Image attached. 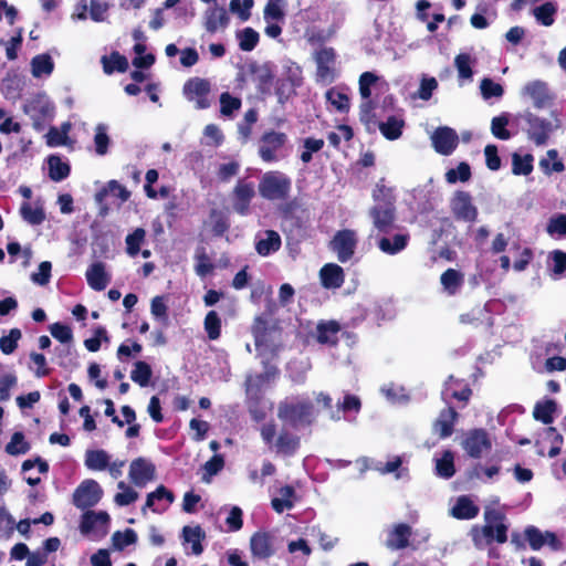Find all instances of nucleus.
<instances>
[{
	"mask_svg": "<svg viewBox=\"0 0 566 566\" xmlns=\"http://www.w3.org/2000/svg\"><path fill=\"white\" fill-rule=\"evenodd\" d=\"M290 190V178L280 171L265 172L259 184L260 195L268 200H284Z\"/></svg>",
	"mask_w": 566,
	"mask_h": 566,
	"instance_id": "f257e3e1",
	"label": "nucleus"
},
{
	"mask_svg": "<svg viewBox=\"0 0 566 566\" xmlns=\"http://www.w3.org/2000/svg\"><path fill=\"white\" fill-rule=\"evenodd\" d=\"M277 416L285 423L295 427L310 423L315 417V411L308 402L286 399L280 403Z\"/></svg>",
	"mask_w": 566,
	"mask_h": 566,
	"instance_id": "f03ea898",
	"label": "nucleus"
},
{
	"mask_svg": "<svg viewBox=\"0 0 566 566\" xmlns=\"http://www.w3.org/2000/svg\"><path fill=\"white\" fill-rule=\"evenodd\" d=\"M524 118L528 124L527 136L537 146L545 145L551 134L560 127V120L555 115H552L551 119H546L527 112Z\"/></svg>",
	"mask_w": 566,
	"mask_h": 566,
	"instance_id": "7ed1b4c3",
	"label": "nucleus"
},
{
	"mask_svg": "<svg viewBox=\"0 0 566 566\" xmlns=\"http://www.w3.org/2000/svg\"><path fill=\"white\" fill-rule=\"evenodd\" d=\"M357 244V232L352 229H343L334 234L329 242V249L336 254L339 262L345 263L354 256Z\"/></svg>",
	"mask_w": 566,
	"mask_h": 566,
	"instance_id": "20e7f679",
	"label": "nucleus"
},
{
	"mask_svg": "<svg viewBox=\"0 0 566 566\" xmlns=\"http://www.w3.org/2000/svg\"><path fill=\"white\" fill-rule=\"evenodd\" d=\"M460 443L465 453L474 459L483 457L492 449V441L483 429H472L464 432Z\"/></svg>",
	"mask_w": 566,
	"mask_h": 566,
	"instance_id": "39448f33",
	"label": "nucleus"
},
{
	"mask_svg": "<svg viewBox=\"0 0 566 566\" xmlns=\"http://www.w3.org/2000/svg\"><path fill=\"white\" fill-rule=\"evenodd\" d=\"M210 83L200 77L189 78L182 87V94L186 99L193 103L197 109H205L210 106L209 99Z\"/></svg>",
	"mask_w": 566,
	"mask_h": 566,
	"instance_id": "423d86ee",
	"label": "nucleus"
},
{
	"mask_svg": "<svg viewBox=\"0 0 566 566\" xmlns=\"http://www.w3.org/2000/svg\"><path fill=\"white\" fill-rule=\"evenodd\" d=\"M450 210L457 220L464 222H474L478 217L471 195L462 190L455 191L450 198Z\"/></svg>",
	"mask_w": 566,
	"mask_h": 566,
	"instance_id": "0eeeda50",
	"label": "nucleus"
},
{
	"mask_svg": "<svg viewBox=\"0 0 566 566\" xmlns=\"http://www.w3.org/2000/svg\"><path fill=\"white\" fill-rule=\"evenodd\" d=\"M103 490L99 484L92 479H86L75 489L73 493V503L78 509L94 506L101 500Z\"/></svg>",
	"mask_w": 566,
	"mask_h": 566,
	"instance_id": "6e6552de",
	"label": "nucleus"
},
{
	"mask_svg": "<svg viewBox=\"0 0 566 566\" xmlns=\"http://www.w3.org/2000/svg\"><path fill=\"white\" fill-rule=\"evenodd\" d=\"M229 21L230 18L226 8L217 3L209 6L202 14V25L210 34L224 31Z\"/></svg>",
	"mask_w": 566,
	"mask_h": 566,
	"instance_id": "1a4fd4ad",
	"label": "nucleus"
},
{
	"mask_svg": "<svg viewBox=\"0 0 566 566\" xmlns=\"http://www.w3.org/2000/svg\"><path fill=\"white\" fill-rule=\"evenodd\" d=\"M128 476L134 485L144 488L147 483L155 480V465L144 458L135 459L129 465Z\"/></svg>",
	"mask_w": 566,
	"mask_h": 566,
	"instance_id": "9d476101",
	"label": "nucleus"
},
{
	"mask_svg": "<svg viewBox=\"0 0 566 566\" xmlns=\"http://www.w3.org/2000/svg\"><path fill=\"white\" fill-rule=\"evenodd\" d=\"M286 142V135L279 132L265 133L259 146V155L265 163H272L277 159L276 151Z\"/></svg>",
	"mask_w": 566,
	"mask_h": 566,
	"instance_id": "9b49d317",
	"label": "nucleus"
},
{
	"mask_svg": "<svg viewBox=\"0 0 566 566\" xmlns=\"http://www.w3.org/2000/svg\"><path fill=\"white\" fill-rule=\"evenodd\" d=\"M53 109L52 103L45 95L33 97L24 106V112L33 119V125L36 129H40L41 120L52 117Z\"/></svg>",
	"mask_w": 566,
	"mask_h": 566,
	"instance_id": "f8f14e48",
	"label": "nucleus"
},
{
	"mask_svg": "<svg viewBox=\"0 0 566 566\" xmlns=\"http://www.w3.org/2000/svg\"><path fill=\"white\" fill-rule=\"evenodd\" d=\"M458 140L455 130L448 126L437 128L431 135L432 146L441 155H450L455 149Z\"/></svg>",
	"mask_w": 566,
	"mask_h": 566,
	"instance_id": "ddd939ff",
	"label": "nucleus"
},
{
	"mask_svg": "<svg viewBox=\"0 0 566 566\" xmlns=\"http://www.w3.org/2000/svg\"><path fill=\"white\" fill-rule=\"evenodd\" d=\"M175 501V495L164 485H159L154 492L147 494L146 503L142 509V513L146 514L149 509L153 512H163L168 505Z\"/></svg>",
	"mask_w": 566,
	"mask_h": 566,
	"instance_id": "4468645a",
	"label": "nucleus"
},
{
	"mask_svg": "<svg viewBox=\"0 0 566 566\" xmlns=\"http://www.w3.org/2000/svg\"><path fill=\"white\" fill-rule=\"evenodd\" d=\"M335 51L331 48L321 49L315 56L317 64L316 75L322 82H332L334 80Z\"/></svg>",
	"mask_w": 566,
	"mask_h": 566,
	"instance_id": "2eb2a0df",
	"label": "nucleus"
},
{
	"mask_svg": "<svg viewBox=\"0 0 566 566\" xmlns=\"http://www.w3.org/2000/svg\"><path fill=\"white\" fill-rule=\"evenodd\" d=\"M525 537L534 551L541 549L544 545H548L554 551L560 548V543L554 533L542 532L535 526L526 527Z\"/></svg>",
	"mask_w": 566,
	"mask_h": 566,
	"instance_id": "dca6fc26",
	"label": "nucleus"
},
{
	"mask_svg": "<svg viewBox=\"0 0 566 566\" xmlns=\"http://www.w3.org/2000/svg\"><path fill=\"white\" fill-rule=\"evenodd\" d=\"M522 95L528 97L537 108L545 107L552 98L547 84L538 80L525 84L522 88Z\"/></svg>",
	"mask_w": 566,
	"mask_h": 566,
	"instance_id": "f3484780",
	"label": "nucleus"
},
{
	"mask_svg": "<svg viewBox=\"0 0 566 566\" xmlns=\"http://www.w3.org/2000/svg\"><path fill=\"white\" fill-rule=\"evenodd\" d=\"M109 522V515L106 512H86L83 515L81 523V531L85 534H105L107 532V525Z\"/></svg>",
	"mask_w": 566,
	"mask_h": 566,
	"instance_id": "a211bd4d",
	"label": "nucleus"
},
{
	"mask_svg": "<svg viewBox=\"0 0 566 566\" xmlns=\"http://www.w3.org/2000/svg\"><path fill=\"white\" fill-rule=\"evenodd\" d=\"M411 527L405 523L394 525L387 534L385 545L391 551L403 549L409 545Z\"/></svg>",
	"mask_w": 566,
	"mask_h": 566,
	"instance_id": "6ab92c4d",
	"label": "nucleus"
},
{
	"mask_svg": "<svg viewBox=\"0 0 566 566\" xmlns=\"http://www.w3.org/2000/svg\"><path fill=\"white\" fill-rule=\"evenodd\" d=\"M319 279L325 289H338L343 285L345 275L338 264L327 263L321 269Z\"/></svg>",
	"mask_w": 566,
	"mask_h": 566,
	"instance_id": "aec40b11",
	"label": "nucleus"
},
{
	"mask_svg": "<svg viewBox=\"0 0 566 566\" xmlns=\"http://www.w3.org/2000/svg\"><path fill=\"white\" fill-rule=\"evenodd\" d=\"M88 285L95 291H103L108 285L111 277L102 262L93 263L86 271Z\"/></svg>",
	"mask_w": 566,
	"mask_h": 566,
	"instance_id": "412c9836",
	"label": "nucleus"
},
{
	"mask_svg": "<svg viewBox=\"0 0 566 566\" xmlns=\"http://www.w3.org/2000/svg\"><path fill=\"white\" fill-rule=\"evenodd\" d=\"M374 226L379 231H386L394 222L395 214L391 203H378L370 210Z\"/></svg>",
	"mask_w": 566,
	"mask_h": 566,
	"instance_id": "4be33fe9",
	"label": "nucleus"
},
{
	"mask_svg": "<svg viewBox=\"0 0 566 566\" xmlns=\"http://www.w3.org/2000/svg\"><path fill=\"white\" fill-rule=\"evenodd\" d=\"M250 547L253 556L258 558H268L274 553L271 535L263 532L251 537Z\"/></svg>",
	"mask_w": 566,
	"mask_h": 566,
	"instance_id": "5701e85b",
	"label": "nucleus"
},
{
	"mask_svg": "<svg viewBox=\"0 0 566 566\" xmlns=\"http://www.w3.org/2000/svg\"><path fill=\"white\" fill-rule=\"evenodd\" d=\"M536 22L543 27H552L557 13V3L555 1H545L539 6H534L531 10Z\"/></svg>",
	"mask_w": 566,
	"mask_h": 566,
	"instance_id": "b1692460",
	"label": "nucleus"
},
{
	"mask_svg": "<svg viewBox=\"0 0 566 566\" xmlns=\"http://www.w3.org/2000/svg\"><path fill=\"white\" fill-rule=\"evenodd\" d=\"M506 532L507 526L504 523L485 525L481 530H473V541L479 545L481 537H486L488 539L495 538L499 543H504L507 539Z\"/></svg>",
	"mask_w": 566,
	"mask_h": 566,
	"instance_id": "393cba45",
	"label": "nucleus"
},
{
	"mask_svg": "<svg viewBox=\"0 0 566 566\" xmlns=\"http://www.w3.org/2000/svg\"><path fill=\"white\" fill-rule=\"evenodd\" d=\"M30 67L34 78L49 77L54 71V61L50 54L41 53L32 57Z\"/></svg>",
	"mask_w": 566,
	"mask_h": 566,
	"instance_id": "a878e982",
	"label": "nucleus"
},
{
	"mask_svg": "<svg viewBox=\"0 0 566 566\" xmlns=\"http://www.w3.org/2000/svg\"><path fill=\"white\" fill-rule=\"evenodd\" d=\"M72 129L70 122H64L60 127H51L45 135L49 147L69 146L72 144L69 134Z\"/></svg>",
	"mask_w": 566,
	"mask_h": 566,
	"instance_id": "bb28decb",
	"label": "nucleus"
},
{
	"mask_svg": "<svg viewBox=\"0 0 566 566\" xmlns=\"http://www.w3.org/2000/svg\"><path fill=\"white\" fill-rule=\"evenodd\" d=\"M443 292L450 296L455 295L464 283V275L455 269H448L440 276Z\"/></svg>",
	"mask_w": 566,
	"mask_h": 566,
	"instance_id": "cd10ccee",
	"label": "nucleus"
},
{
	"mask_svg": "<svg viewBox=\"0 0 566 566\" xmlns=\"http://www.w3.org/2000/svg\"><path fill=\"white\" fill-rule=\"evenodd\" d=\"M479 507L473 503L469 496L458 497L454 506L451 510L452 516L459 520H470L478 515Z\"/></svg>",
	"mask_w": 566,
	"mask_h": 566,
	"instance_id": "c85d7f7f",
	"label": "nucleus"
},
{
	"mask_svg": "<svg viewBox=\"0 0 566 566\" xmlns=\"http://www.w3.org/2000/svg\"><path fill=\"white\" fill-rule=\"evenodd\" d=\"M281 247V238L277 232L269 230L256 241L255 249L260 255L266 256Z\"/></svg>",
	"mask_w": 566,
	"mask_h": 566,
	"instance_id": "c756f323",
	"label": "nucleus"
},
{
	"mask_svg": "<svg viewBox=\"0 0 566 566\" xmlns=\"http://www.w3.org/2000/svg\"><path fill=\"white\" fill-rule=\"evenodd\" d=\"M235 203L234 210L240 214H245L249 210V203L254 196V188L251 184H238L234 189Z\"/></svg>",
	"mask_w": 566,
	"mask_h": 566,
	"instance_id": "7c9ffc66",
	"label": "nucleus"
},
{
	"mask_svg": "<svg viewBox=\"0 0 566 566\" xmlns=\"http://www.w3.org/2000/svg\"><path fill=\"white\" fill-rule=\"evenodd\" d=\"M111 455L102 449L85 452V467L91 471H104L109 464Z\"/></svg>",
	"mask_w": 566,
	"mask_h": 566,
	"instance_id": "2f4dec72",
	"label": "nucleus"
},
{
	"mask_svg": "<svg viewBox=\"0 0 566 566\" xmlns=\"http://www.w3.org/2000/svg\"><path fill=\"white\" fill-rule=\"evenodd\" d=\"M296 500L295 491L292 486L285 485L277 492V496L272 499V507L276 513H282L285 510H291Z\"/></svg>",
	"mask_w": 566,
	"mask_h": 566,
	"instance_id": "473e14b6",
	"label": "nucleus"
},
{
	"mask_svg": "<svg viewBox=\"0 0 566 566\" xmlns=\"http://www.w3.org/2000/svg\"><path fill=\"white\" fill-rule=\"evenodd\" d=\"M408 242V234H396L392 238H381L378 242V248L386 254L395 255L405 250Z\"/></svg>",
	"mask_w": 566,
	"mask_h": 566,
	"instance_id": "72a5a7b5",
	"label": "nucleus"
},
{
	"mask_svg": "<svg viewBox=\"0 0 566 566\" xmlns=\"http://www.w3.org/2000/svg\"><path fill=\"white\" fill-rule=\"evenodd\" d=\"M457 418V412L453 408L442 410L434 422L433 429L440 434L441 438H447L452 433L453 423Z\"/></svg>",
	"mask_w": 566,
	"mask_h": 566,
	"instance_id": "f704fd0d",
	"label": "nucleus"
},
{
	"mask_svg": "<svg viewBox=\"0 0 566 566\" xmlns=\"http://www.w3.org/2000/svg\"><path fill=\"white\" fill-rule=\"evenodd\" d=\"M49 177L53 181H62L70 175V165L57 155L48 158Z\"/></svg>",
	"mask_w": 566,
	"mask_h": 566,
	"instance_id": "c9c22d12",
	"label": "nucleus"
},
{
	"mask_svg": "<svg viewBox=\"0 0 566 566\" xmlns=\"http://www.w3.org/2000/svg\"><path fill=\"white\" fill-rule=\"evenodd\" d=\"M286 7L285 0H269L263 11L265 22L284 21Z\"/></svg>",
	"mask_w": 566,
	"mask_h": 566,
	"instance_id": "e433bc0d",
	"label": "nucleus"
},
{
	"mask_svg": "<svg viewBox=\"0 0 566 566\" xmlns=\"http://www.w3.org/2000/svg\"><path fill=\"white\" fill-rule=\"evenodd\" d=\"M405 122L397 116H390L379 124L380 133L389 140L398 139L402 134Z\"/></svg>",
	"mask_w": 566,
	"mask_h": 566,
	"instance_id": "4c0bfd02",
	"label": "nucleus"
},
{
	"mask_svg": "<svg viewBox=\"0 0 566 566\" xmlns=\"http://www.w3.org/2000/svg\"><path fill=\"white\" fill-rule=\"evenodd\" d=\"M184 541L191 545V552L195 555L202 553L201 541L205 538V533L200 526H185L182 530Z\"/></svg>",
	"mask_w": 566,
	"mask_h": 566,
	"instance_id": "58836bf2",
	"label": "nucleus"
},
{
	"mask_svg": "<svg viewBox=\"0 0 566 566\" xmlns=\"http://www.w3.org/2000/svg\"><path fill=\"white\" fill-rule=\"evenodd\" d=\"M101 62L106 74H112L115 71L125 72L128 69L127 59L117 52H114L108 56H102Z\"/></svg>",
	"mask_w": 566,
	"mask_h": 566,
	"instance_id": "ea45409f",
	"label": "nucleus"
},
{
	"mask_svg": "<svg viewBox=\"0 0 566 566\" xmlns=\"http://www.w3.org/2000/svg\"><path fill=\"white\" fill-rule=\"evenodd\" d=\"M276 375L274 367H266L262 375L249 376L247 379V391L250 395L256 394L266 382Z\"/></svg>",
	"mask_w": 566,
	"mask_h": 566,
	"instance_id": "a19ab883",
	"label": "nucleus"
},
{
	"mask_svg": "<svg viewBox=\"0 0 566 566\" xmlns=\"http://www.w3.org/2000/svg\"><path fill=\"white\" fill-rule=\"evenodd\" d=\"M556 410L555 401L547 399L544 401H539L535 405L533 410V417L545 424H549L553 422V413Z\"/></svg>",
	"mask_w": 566,
	"mask_h": 566,
	"instance_id": "79ce46f5",
	"label": "nucleus"
},
{
	"mask_svg": "<svg viewBox=\"0 0 566 566\" xmlns=\"http://www.w3.org/2000/svg\"><path fill=\"white\" fill-rule=\"evenodd\" d=\"M538 165L546 175L562 172L565 169L564 163L558 158V153L555 149H549Z\"/></svg>",
	"mask_w": 566,
	"mask_h": 566,
	"instance_id": "37998d69",
	"label": "nucleus"
},
{
	"mask_svg": "<svg viewBox=\"0 0 566 566\" xmlns=\"http://www.w3.org/2000/svg\"><path fill=\"white\" fill-rule=\"evenodd\" d=\"M51 335L61 342L64 346L62 348H56L60 353H67L69 352V345L71 344L73 339L72 331L69 326L54 323L50 327Z\"/></svg>",
	"mask_w": 566,
	"mask_h": 566,
	"instance_id": "c03bdc74",
	"label": "nucleus"
},
{
	"mask_svg": "<svg viewBox=\"0 0 566 566\" xmlns=\"http://www.w3.org/2000/svg\"><path fill=\"white\" fill-rule=\"evenodd\" d=\"M339 325L336 322L322 323L317 326V340L322 344H335Z\"/></svg>",
	"mask_w": 566,
	"mask_h": 566,
	"instance_id": "a18cd8bd",
	"label": "nucleus"
},
{
	"mask_svg": "<svg viewBox=\"0 0 566 566\" xmlns=\"http://www.w3.org/2000/svg\"><path fill=\"white\" fill-rule=\"evenodd\" d=\"M436 471L439 476L444 479L454 474V457L451 451H444L442 457L436 460Z\"/></svg>",
	"mask_w": 566,
	"mask_h": 566,
	"instance_id": "49530a36",
	"label": "nucleus"
},
{
	"mask_svg": "<svg viewBox=\"0 0 566 566\" xmlns=\"http://www.w3.org/2000/svg\"><path fill=\"white\" fill-rule=\"evenodd\" d=\"M117 492L114 496V502L118 506H126L134 503L138 499V492L135 491L130 485L126 484L124 481L118 482Z\"/></svg>",
	"mask_w": 566,
	"mask_h": 566,
	"instance_id": "de8ad7c7",
	"label": "nucleus"
},
{
	"mask_svg": "<svg viewBox=\"0 0 566 566\" xmlns=\"http://www.w3.org/2000/svg\"><path fill=\"white\" fill-rule=\"evenodd\" d=\"M146 238V231L143 228H137L133 233H129L126 239V252L129 256L134 258L140 251V247Z\"/></svg>",
	"mask_w": 566,
	"mask_h": 566,
	"instance_id": "09e8293b",
	"label": "nucleus"
},
{
	"mask_svg": "<svg viewBox=\"0 0 566 566\" xmlns=\"http://www.w3.org/2000/svg\"><path fill=\"white\" fill-rule=\"evenodd\" d=\"M109 144H111V138L107 134V126L105 124H98L95 127V134H94L95 153L98 156L106 155L108 151Z\"/></svg>",
	"mask_w": 566,
	"mask_h": 566,
	"instance_id": "8fccbe9b",
	"label": "nucleus"
},
{
	"mask_svg": "<svg viewBox=\"0 0 566 566\" xmlns=\"http://www.w3.org/2000/svg\"><path fill=\"white\" fill-rule=\"evenodd\" d=\"M153 371L150 366L145 361H136L134 365V369L130 373V378L134 382L138 384L142 387H145L149 384Z\"/></svg>",
	"mask_w": 566,
	"mask_h": 566,
	"instance_id": "3c124183",
	"label": "nucleus"
},
{
	"mask_svg": "<svg viewBox=\"0 0 566 566\" xmlns=\"http://www.w3.org/2000/svg\"><path fill=\"white\" fill-rule=\"evenodd\" d=\"M326 99L336 111L340 113H346L349 109L350 103L348 96L337 88L328 90L326 92Z\"/></svg>",
	"mask_w": 566,
	"mask_h": 566,
	"instance_id": "603ef678",
	"label": "nucleus"
},
{
	"mask_svg": "<svg viewBox=\"0 0 566 566\" xmlns=\"http://www.w3.org/2000/svg\"><path fill=\"white\" fill-rule=\"evenodd\" d=\"M29 449L30 444L25 441L22 432H14L10 442L6 446V452L10 455L24 454Z\"/></svg>",
	"mask_w": 566,
	"mask_h": 566,
	"instance_id": "864d4df0",
	"label": "nucleus"
},
{
	"mask_svg": "<svg viewBox=\"0 0 566 566\" xmlns=\"http://www.w3.org/2000/svg\"><path fill=\"white\" fill-rule=\"evenodd\" d=\"M18 385V377L9 371L0 375V401H8L11 397V389Z\"/></svg>",
	"mask_w": 566,
	"mask_h": 566,
	"instance_id": "5fc2aeb1",
	"label": "nucleus"
},
{
	"mask_svg": "<svg viewBox=\"0 0 566 566\" xmlns=\"http://www.w3.org/2000/svg\"><path fill=\"white\" fill-rule=\"evenodd\" d=\"M137 541V534L134 530L127 528L124 532H115L112 536V543L115 549L122 551L126 546Z\"/></svg>",
	"mask_w": 566,
	"mask_h": 566,
	"instance_id": "6e6d98bb",
	"label": "nucleus"
},
{
	"mask_svg": "<svg viewBox=\"0 0 566 566\" xmlns=\"http://www.w3.org/2000/svg\"><path fill=\"white\" fill-rule=\"evenodd\" d=\"M239 46L242 51H252L259 42V33L252 28H245L238 33Z\"/></svg>",
	"mask_w": 566,
	"mask_h": 566,
	"instance_id": "4d7b16f0",
	"label": "nucleus"
},
{
	"mask_svg": "<svg viewBox=\"0 0 566 566\" xmlns=\"http://www.w3.org/2000/svg\"><path fill=\"white\" fill-rule=\"evenodd\" d=\"M21 336L22 335H21L20 329H18V328L10 329L8 335H3L0 338V350L4 355L12 354L15 350V348L18 346V342L20 340Z\"/></svg>",
	"mask_w": 566,
	"mask_h": 566,
	"instance_id": "13d9d810",
	"label": "nucleus"
},
{
	"mask_svg": "<svg viewBox=\"0 0 566 566\" xmlns=\"http://www.w3.org/2000/svg\"><path fill=\"white\" fill-rule=\"evenodd\" d=\"M339 410L344 411V412H348V411H354V412H358L360 410V400L358 397L356 396H353V395H346L344 397V401L343 402H339L337 405V411H333L331 413V419L332 420H339L340 417L338 415Z\"/></svg>",
	"mask_w": 566,
	"mask_h": 566,
	"instance_id": "bf43d9fd",
	"label": "nucleus"
},
{
	"mask_svg": "<svg viewBox=\"0 0 566 566\" xmlns=\"http://www.w3.org/2000/svg\"><path fill=\"white\" fill-rule=\"evenodd\" d=\"M381 392L385 395L388 401L392 403H402L408 400V394L405 388L389 384L381 388Z\"/></svg>",
	"mask_w": 566,
	"mask_h": 566,
	"instance_id": "052dcab7",
	"label": "nucleus"
},
{
	"mask_svg": "<svg viewBox=\"0 0 566 566\" xmlns=\"http://www.w3.org/2000/svg\"><path fill=\"white\" fill-rule=\"evenodd\" d=\"M509 124V117L507 115H501L493 117L491 120V132L494 137L507 140L511 137L510 132L506 129V126Z\"/></svg>",
	"mask_w": 566,
	"mask_h": 566,
	"instance_id": "680f3d73",
	"label": "nucleus"
},
{
	"mask_svg": "<svg viewBox=\"0 0 566 566\" xmlns=\"http://www.w3.org/2000/svg\"><path fill=\"white\" fill-rule=\"evenodd\" d=\"M470 177L471 170L467 163H461L457 168L450 169L446 172V180L449 184H455L457 181L465 182Z\"/></svg>",
	"mask_w": 566,
	"mask_h": 566,
	"instance_id": "e2e57ef3",
	"label": "nucleus"
},
{
	"mask_svg": "<svg viewBox=\"0 0 566 566\" xmlns=\"http://www.w3.org/2000/svg\"><path fill=\"white\" fill-rule=\"evenodd\" d=\"M205 329L210 339H217L221 333V321L214 311H210L205 318Z\"/></svg>",
	"mask_w": 566,
	"mask_h": 566,
	"instance_id": "0e129e2a",
	"label": "nucleus"
},
{
	"mask_svg": "<svg viewBox=\"0 0 566 566\" xmlns=\"http://www.w3.org/2000/svg\"><path fill=\"white\" fill-rule=\"evenodd\" d=\"M546 231L549 235H566V214L559 213L552 217L547 223Z\"/></svg>",
	"mask_w": 566,
	"mask_h": 566,
	"instance_id": "69168bd1",
	"label": "nucleus"
},
{
	"mask_svg": "<svg viewBox=\"0 0 566 566\" xmlns=\"http://www.w3.org/2000/svg\"><path fill=\"white\" fill-rule=\"evenodd\" d=\"M20 211L23 219L30 224H40L44 220V213L42 209L34 208L28 202H24L21 206Z\"/></svg>",
	"mask_w": 566,
	"mask_h": 566,
	"instance_id": "338daca9",
	"label": "nucleus"
},
{
	"mask_svg": "<svg viewBox=\"0 0 566 566\" xmlns=\"http://www.w3.org/2000/svg\"><path fill=\"white\" fill-rule=\"evenodd\" d=\"M480 90L484 99L501 97L503 95V87L491 78H483L480 84Z\"/></svg>",
	"mask_w": 566,
	"mask_h": 566,
	"instance_id": "774afa93",
	"label": "nucleus"
}]
</instances>
